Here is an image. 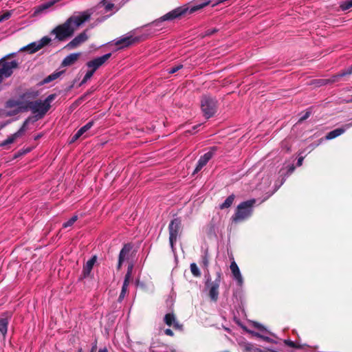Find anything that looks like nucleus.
I'll list each match as a JSON object with an SVG mask.
<instances>
[{"instance_id": "obj_3", "label": "nucleus", "mask_w": 352, "mask_h": 352, "mask_svg": "<svg viewBox=\"0 0 352 352\" xmlns=\"http://www.w3.org/2000/svg\"><path fill=\"white\" fill-rule=\"evenodd\" d=\"M256 202L255 199H250L240 203L232 217V221L237 223L250 217L253 213V208Z\"/></svg>"}, {"instance_id": "obj_59", "label": "nucleus", "mask_w": 352, "mask_h": 352, "mask_svg": "<svg viewBox=\"0 0 352 352\" xmlns=\"http://www.w3.org/2000/svg\"><path fill=\"white\" fill-rule=\"evenodd\" d=\"M29 151H30V148L29 149H26V151L25 153H27V152H29Z\"/></svg>"}, {"instance_id": "obj_19", "label": "nucleus", "mask_w": 352, "mask_h": 352, "mask_svg": "<svg viewBox=\"0 0 352 352\" xmlns=\"http://www.w3.org/2000/svg\"><path fill=\"white\" fill-rule=\"evenodd\" d=\"M94 124V120L88 122L85 125L80 128L77 132L71 138L69 143L72 144L75 142L79 138H80L85 133L89 131Z\"/></svg>"}, {"instance_id": "obj_46", "label": "nucleus", "mask_w": 352, "mask_h": 352, "mask_svg": "<svg viewBox=\"0 0 352 352\" xmlns=\"http://www.w3.org/2000/svg\"><path fill=\"white\" fill-rule=\"evenodd\" d=\"M130 283V280L124 278L122 287H128Z\"/></svg>"}, {"instance_id": "obj_36", "label": "nucleus", "mask_w": 352, "mask_h": 352, "mask_svg": "<svg viewBox=\"0 0 352 352\" xmlns=\"http://www.w3.org/2000/svg\"><path fill=\"white\" fill-rule=\"evenodd\" d=\"M20 104H21V102H19V101L14 100H9L6 102V107H9V108H12V107L19 105Z\"/></svg>"}, {"instance_id": "obj_29", "label": "nucleus", "mask_w": 352, "mask_h": 352, "mask_svg": "<svg viewBox=\"0 0 352 352\" xmlns=\"http://www.w3.org/2000/svg\"><path fill=\"white\" fill-rule=\"evenodd\" d=\"M100 4H102L104 7V10L106 12H109L113 10V8L115 7L114 3L109 2L108 0H102L100 2Z\"/></svg>"}, {"instance_id": "obj_49", "label": "nucleus", "mask_w": 352, "mask_h": 352, "mask_svg": "<svg viewBox=\"0 0 352 352\" xmlns=\"http://www.w3.org/2000/svg\"><path fill=\"white\" fill-rule=\"evenodd\" d=\"M19 113V111L18 110H15V111H13L12 112H8L7 113V116H13V115H16Z\"/></svg>"}, {"instance_id": "obj_23", "label": "nucleus", "mask_w": 352, "mask_h": 352, "mask_svg": "<svg viewBox=\"0 0 352 352\" xmlns=\"http://www.w3.org/2000/svg\"><path fill=\"white\" fill-rule=\"evenodd\" d=\"M230 270L233 274L234 278L237 280L239 284H242L243 278L241 274L239 268L235 261H232L230 264Z\"/></svg>"}, {"instance_id": "obj_2", "label": "nucleus", "mask_w": 352, "mask_h": 352, "mask_svg": "<svg viewBox=\"0 0 352 352\" xmlns=\"http://www.w3.org/2000/svg\"><path fill=\"white\" fill-rule=\"evenodd\" d=\"M208 4H209V1L197 5V6H192L190 9H188V8H183V7L177 8L176 9L168 12L167 14H164L163 16L160 17L159 19L153 21L151 23V25L153 26H158L163 21L173 20V19H175L177 18H179L180 16L185 14L187 12H188L189 14H192V13L197 12V10H199L202 9L203 8L206 7Z\"/></svg>"}, {"instance_id": "obj_52", "label": "nucleus", "mask_w": 352, "mask_h": 352, "mask_svg": "<svg viewBox=\"0 0 352 352\" xmlns=\"http://www.w3.org/2000/svg\"><path fill=\"white\" fill-rule=\"evenodd\" d=\"M131 276H132V274H131L126 273V274H125L124 278H126V279H129V280H131Z\"/></svg>"}, {"instance_id": "obj_38", "label": "nucleus", "mask_w": 352, "mask_h": 352, "mask_svg": "<svg viewBox=\"0 0 352 352\" xmlns=\"http://www.w3.org/2000/svg\"><path fill=\"white\" fill-rule=\"evenodd\" d=\"M202 264L205 267H208L209 265V257L208 252H206L202 257Z\"/></svg>"}, {"instance_id": "obj_41", "label": "nucleus", "mask_w": 352, "mask_h": 352, "mask_svg": "<svg viewBox=\"0 0 352 352\" xmlns=\"http://www.w3.org/2000/svg\"><path fill=\"white\" fill-rule=\"evenodd\" d=\"M311 115L310 111H307L306 113L299 119L298 122H302L307 120Z\"/></svg>"}, {"instance_id": "obj_24", "label": "nucleus", "mask_w": 352, "mask_h": 352, "mask_svg": "<svg viewBox=\"0 0 352 352\" xmlns=\"http://www.w3.org/2000/svg\"><path fill=\"white\" fill-rule=\"evenodd\" d=\"M33 118L32 116L28 117L23 123L21 128L15 133L18 135V137H21L26 130L27 126L30 122H32Z\"/></svg>"}, {"instance_id": "obj_28", "label": "nucleus", "mask_w": 352, "mask_h": 352, "mask_svg": "<svg viewBox=\"0 0 352 352\" xmlns=\"http://www.w3.org/2000/svg\"><path fill=\"white\" fill-rule=\"evenodd\" d=\"M190 271L195 277H200L201 276L200 270H199L196 263H192L190 264Z\"/></svg>"}, {"instance_id": "obj_15", "label": "nucleus", "mask_w": 352, "mask_h": 352, "mask_svg": "<svg viewBox=\"0 0 352 352\" xmlns=\"http://www.w3.org/2000/svg\"><path fill=\"white\" fill-rule=\"evenodd\" d=\"M140 41V37L133 36H127L118 40L116 42V45L120 46V48L129 47L134 43H138Z\"/></svg>"}, {"instance_id": "obj_13", "label": "nucleus", "mask_w": 352, "mask_h": 352, "mask_svg": "<svg viewBox=\"0 0 352 352\" xmlns=\"http://www.w3.org/2000/svg\"><path fill=\"white\" fill-rule=\"evenodd\" d=\"M111 56V53L106 54L102 56L97 57L91 60L88 61L86 65L91 69V71L95 72L104 64Z\"/></svg>"}, {"instance_id": "obj_10", "label": "nucleus", "mask_w": 352, "mask_h": 352, "mask_svg": "<svg viewBox=\"0 0 352 352\" xmlns=\"http://www.w3.org/2000/svg\"><path fill=\"white\" fill-rule=\"evenodd\" d=\"M51 41V38L47 36L43 37L38 42H32L29 45L22 47L21 51H28L30 54H33L48 45Z\"/></svg>"}, {"instance_id": "obj_39", "label": "nucleus", "mask_w": 352, "mask_h": 352, "mask_svg": "<svg viewBox=\"0 0 352 352\" xmlns=\"http://www.w3.org/2000/svg\"><path fill=\"white\" fill-rule=\"evenodd\" d=\"M183 67L182 65H177L176 66L172 67L168 69L169 74H175V72H178L179 69H181Z\"/></svg>"}, {"instance_id": "obj_31", "label": "nucleus", "mask_w": 352, "mask_h": 352, "mask_svg": "<svg viewBox=\"0 0 352 352\" xmlns=\"http://www.w3.org/2000/svg\"><path fill=\"white\" fill-rule=\"evenodd\" d=\"M94 71H91V69L89 70L86 74L85 75L83 79L82 80V81L80 82V86H81L82 85L85 84V82H87V81L88 80H89L94 75Z\"/></svg>"}, {"instance_id": "obj_58", "label": "nucleus", "mask_w": 352, "mask_h": 352, "mask_svg": "<svg viewBox=\"0 0 352 352\" xmlns=\"http://www.w3.org/2000/svg\"><path fill=\"white\" fill-rule=\"evenodd\" d=\"M36 96H37V93L36 92L33 94V97H36Z\"/></svg>"}, {"instance_id": "obj_14", "label": "nucleus", "mask_w": 352, "mask_h": 352, "mask_svg": "<svg viewBox=\"0 0 352 352\" xmlns=\"http://www.w3.org/2000/svg\"><path fill=\"white\" fill-rule=\"evenodd\" d=\"M87 30H85L83 32L78 34L74 38H73L69 43H68L65 47L68 50H72L87 41L89 38V36L87 35Z\"/></svg>"}, {"instance_id": "obj_27", "label": "nucleus", "mask_w": 352, "mask_h": 352, "mask_svg": "<svg viewBox=\"0 0 352 352\" xmlns=\"http://www.w3.org/2000/svg\"><path fill=\"white\" fill-rule=\"evenodd\" d=\"M19 137H18V135L16 134L15 133L14 134H12V135H10V137H8L6 140H5L4 141H3L1 144H0V146H5L8 144H12L14 142V140L16 139H17Z\"/></svg>"}, {"instance_id": "obj_37", "label": "nucleus", "mask_w": 352, "mask_h": 352, "mask_svg": "<svg viewBox=\"0 0 352 352\" xmlns=\"http://www.w3.org/2000/svg\"><path fill=\"white\" fill-rule=\"evenodd\" d=\"M11 12L6 11L3 14H0V22L8 20L11 16Z\"/></svg>"}, {"instance_id": "obj_47", "label": "nucleus", "mask_w": 352, "mask_h": 352, "mask_svg": "<svg viewBox=\"0 0 352 352\" xmlns=\"http://www.w3.org/2000/svg\"><path fill=\"white\" fill-rule=\"evenodd\" d=\"M14 56H15V54L14 53H12V54H9L6 55L3 58H5V61H7L8 59H9V58H10L12 57H14Z\"/></svg>"}, {"instance_id": "obj_56", "label": "nucleus", "mask_w": 352, "mask_h": 352, "mask_svg": "<svg viewBox=\"0 0 352 352\" xmlns=\"http://www.w3.org/2000/svg\"><path fill=\"white\" fill-rule=\"evenodd\" d=\"M29 95H30V94H29V93H25V94H24V96H25V97H27V98H30V96Z\"/></svg>"}, {"instance_id": "obj_50", "label": "nucleus", "mask_w": 352, "mask_h": 352, "mask_svg": "<svg viewBox=\"0 0 352 352\" xmlns=\"http://www.w3.org/2000/svg\"><path fill=\"white\" fill-rule=\"evenodd\" d=\"M90 94V92H87L86 94H85L83 96H82L78 100H84L85 99V98Z\"/></svg>"}, {"instance_id": "obj_43", "label": "nucleus", "mask_w": 352, "mask_h": 352, "mask_svg": "<svg viewBox=\"0 0 352 352\" xmlns=\"http://www.w3.org/2000/svg\"><path fill=\"white\" fill-rule=\"evenodd\" d=\"M133 269V263H130V264L128 265V268H127V272H126V273H129V274H132Z\"/></svg>"}, {"instance_id": "obj_35", "label": "nucleus", "mask_w": 352, "mask_h": 352, "mask_svg": "<svg viewBox=\"0 0 352 352\" xmlns=\"http://www.w3.org/2000/svg\"><path fill=\"white\" fill-rule=\"evenodd\" d=\"M128 292V287H122V290L118 297V302H122Z\"/></svg>"}, {"instance_id": "obj_45", "label": "nucleus", "mask_w": 352, "mask_h": 352, "mask_svg": "<svg viewBox=\"0 0 352 352\" xmlns=\"http://www.w3.org/2000/svg\"><path fill=\"white\" fill-rule=\"evenodd\" d=\"M303 160H304V157H298V161H297V166H300L302 164Z\"/></svg>"}, {"instance_id": "obj_8", "label": "nucleus", "mask_w": 352, "mask_h": 352, "mask_svg": "<svg viewBox=\"0 0 352 352\" xmlns=\"http://www.w3.org/2000/svg\"><path fill=\"white\" fill-rule=\"evenodd\" d=\"M19 67V63L16 60L5 61V58L0 59V83L4 78L11 76L13 74V69Z\"/></svg>"}, {"instance_id": "obj_48", "label": "nucleus", "mask_w": 352, "mask_h": 352, "mask_svg": "<svg viewBox=\"0 0 352 352\" xmlns=\"http://www.w3.org/2000/svg\"><path fill=\"white\" fill-rule=\"evenodd\" d=\"M295 170V166L294 165H292L289 167L288 168V173H292L294 172V170Z\"/></svg>"}, {"instance_id": "obj_7", "label": "nucleus", "mask_w": 352, "mask_h": 352, "mask_svg": "<svg viewBox=\"0 0 352 352\" xmlns=\"http://www.w3.org/2000/svg\"><path fill=\"white\" fill-rule=\"evenodd\" d=\"M182 232V221L179 218H175L168 225L169 243L172 250L175 249V243Z\"/></svg>"}, {"instance_id": "obj_25", "label": "nucleus", "mask_w": 352, "mask_h": 352, "mask_svg": "<svg viewBox=\"0 0 352 352\" xmlns=\"http://www.w3.org/2000/svg\"><path fill=\"white\" fill-rule=\"evenodd\" d=\"M234 199L235 195L233 194L228 196L224 202L219 206L220 209L223 210L230 208L233 204Z\"/></svg>"}, {"instance_id": "obj_33", "label": "nucleus", "mask_w": 352, "mask_h": 352, "mask_svg": "<svg viewBox=\"0 0 352 352\" xmlns=\"http://www.w3.org/2000/svg\"><path fill=\"white\" fill-rule=\"evenodd\" d=\"M342 10H346L352 8V0H346L340 5Z\"/></svg>"}, {"instance_id": "obj_61", "label": "nucleus", "mask_w": 352, "mask_h": 352, "mask_svg": "<svg viewBox=\"0 0 352 352\" xmlns=\"http://www.w3.org/2000/svg\"><path fill=\"white\" fill-rule=\"evenodd\" d=\"M79 352H81V349L79 351Z\"/></svg>"}, {"instance_id": "obj_51", "label": "nucleus", "mask_w": 352, "mask_h": 352, "mask_svg": "<svg viewBox=\"0 0 352 352\" xmlns=\"http://www.w3.org/2000/svg\"><path fill=\"white\" fill-rule=\"evenodd\" d=\"M96 349H97V343L96 342L95 344L92 346L91 352H95Z\"/></svg>"}, {"instance_id": "obj_21", "label": "nucleus", "mask_w": 352, "mask_h": 352, "mask_svg": "<svg viewBox=\"0 0 352 352\" xmlns=\"http://www.w3.org/2000/svg\"><path fill=\"white\" fill-rule=\"evenodd\" d=\"M11 314L5 313L2 318H0V332L3 335V337L6 336L8 331V326L9 324V320L11 318Z\"/></svg>"}, {"instance_id": "obj_18", "label": "nucleus", "mask_w": 352, "mask_h": 352, "mask_svg": "<svg viewBox=\"0 0 352 352\" xmlns=\"http://www.w3.org/2000/svg\"><path fill=\"white\" fill-rule=\"evenodd\" d=\"M351 127H352L351 122L345 124L342 127L337 128V129L329 132L326 135L325 138H326V140L334 139V138L341 135L342 134H343L347 129H350Z\"/></svg>"}, {"instance_id": "obj_26", "label": "nucleus", "mask_w": 352, "mask_h": 352, "mask_svg": "<svg viewBox=\"0 0 352 352\" xmlns=\"http://www.w3.org/2000/svg\"><path fill=\"white\" fill-rule=\"evenodd\" d=\"M63 73V71L61 72H54L53 74L49 75L48 76H47L45 78H44V80H43V84H47V83H49L54 80H56V78H58Z\"/></svg>"}, {"instance_id": "obj_60", "label": "nucleus", "mask_w": 352, "mask_h": 352, "mask_svg": "<svg viewBox=\"0 0 352 352\" xmlns=\"http://www.w3.org/2000/svg\"><path fill=\"white\" fill-rule=\"evenodd\" d=\"M1 176H2V175H1V174H0V178L1 177Z\"/></svg>"}, {"instance_id": "obj_55", "label": "nucleus", "mask_w": 352, "mask_h": 352, "mask_svg": "<svg viewBox=\"0 0 352 352\" xmlns=\"http://www.w3.org/2000/svg\"><path fill=\"white\" fill-rule=\"evenodd\" d=\"M41 137H42V135L41 134H38L36 136H35L34 140H38Z\"/></svg>"}, {"instance_id": "obj_54", "label": "nucleus", "mask_w": 352, "mask_h": 352, "mask_svg": "<svg viewBox=\"0 0 352 352\" xmlns=\"http://www.w3.org/2000/svg\"><path fill=\"white\" fill-rule=\"evenodd\" d=\"M256 327L258 329H261V330L265 329V328H264L261 324H257L256 325Z\"/></svg>"}, {"instance_id": "obj_4", "label": "nucleus", "mask_w": 352, "mask_h": 352, "mask_svg": "<svg viewBox=\"0 0 352 352\" xmlns=\"http://www.w3.org/2000/svg\"><path fill=\"white\" fill-rule=\"evenodd\" d=\"M201 109L206 119L213 117L217 111L218 101L210 95H203L200 100Z\"/></svg>"}, {"instance_id": "obj_44", "label": "nucleus", "mask_w": 352, "mask_h": 352, "mask_svg": "<svg viewBox=\"0 0 352 352\" xmlns=\"http://www.w3.org/2000/svg\"><path fill=\"white\" fill-rule=\"evenodd\" d=\"M254 335H255L256 337L261 338H262V339H263V340H267V341H268V340H270V338H268V337H265V336H261V335L260 333H256Z\"/></svg>"}, {"instance_id": "obj_5", "label": "nucleus", "mask_w": 352, "mask_h": 352, "mask_svg": "<svg viewBox=\"0 0 352 352\" xmlns=\"http://www.w3.org/2000/svg\"><path fill=\"white\" fill-rule=\"evenodd\" d=\"M222 273L221 270L219 269L216 272V278L214 280L212 281L208 279L206 282V287L208 289V297L212 302H217L219 299V288L221 281Z\"/></svg>"}, {"instance_id": "obj_34", "label": "nucleus", "mask_w": 352, "mask_h": 352, "mask_svg": "<svg viewBox=\"0 0 352 352\" xmlns=\"http://www.w3.org/2000/svg\"><path fill=\"white\" fill-rule=\"evenodd\" d=\"M285 345L289 346V347H292V348H294V349H300L301 346L296 344V342L292 341V340H285L284 341Z\"/></svg>"}, {"instance_id": "obj_1", "label": "nucleus", "mask_w": 352, "mask_h": 352, "mask_svg": "<svg viewBox=\"0 0 352 352\" xmlns=\"http://www.w3.org/2000/svg\"><path fill=\"white\" fill-rule=\"evenodd\" d=\"M56 94L49 95L44 100H36L34 101H28L23 102V104L21 109L24 111L30 110L32 113L35 114L33 118L32 122L42 119L47 112L51 108L50 103L56 98Z\"/></svg>"}, {"instance_id": "obj_53", "label": "nucleus", "mask_w": 352, "mask_h": 352, "mask_svg": "<svg viewBox=\"0 0 352 352\" xmlns=\"http://www.w3.org/2000/svg\"><path fill=\"white\" fill-rule=\"evenodd\" d=\"M98 352H108V350L106 347H104L102 349H100Z\"/></svg>"}, {"instance_id": "obj_30", "label": "nucleus", "mask_w": 352, "mask_h": 352, "mask_svg": "<svg viewBox=\"0 0 352 352\" xmlns=\"http://www.w3.org/2000/svg\"><path fill=\"white\" fill-rule=\"evenodd\" d=\"M77 220L78 216L74 215L71 219L63 224V228H66L67 227L72 226Z\"/></svg>"}, {"instance_id": "obj_16", "label": "nucleus", "mask_w": 352, "mask_h": 352, "mask_svg": "<svg viewBox=\"0 0 352 352\" xmlns=\"http://www.w3.org/2000/svg\"><path fill=\"white\" fill-rule=\"evenodd\" d=\"M165 324L169 327L173 326L175 329L182 330L183 325L176 320L175 316L173 313L166 314L164 318Z\"/></svg>"}, {"instance_id": "obj_11", "label": "nucleus", "mask_w": 352, "mask_h": 352, "mask_svg": "<svg viewBox=\"0 0 352 352\" xmlns=\"http://www.w3.org/2000/svg\"><path fill=\"white\" fill-rule=\"evenodd\" d=\"M133 247V245L131 243H125L123 245L118 256V261L117 264L118 270H120L122 266L123 263L129 259Z\"/></svg>"}, {"instance_id": "obj_40", "label": "nucleus", "mask_w": 352, "mask_h": 352, "mask_svg": "<svg viewBox=\"0 0 352 352\" xmlns=\"http://www.w3.org/2000/svg\"><path fill=\"white\" fill-rule=\"evenodd\" d=\"M217 32H218V30L216 28L209 29L205 32L204 36H211Z\"/></svg>"}, {"instance_id": "obj_42", "label": "nucleus", "mask_w": 352, "mask_h": 352, "mask_svg": "<svg viewBox=\"0 0 352 352\" xmlns=\"http://www.w3.org/2000/svg\"><path fill=\"white\" fill-rule=\"evenodd\" d=\"M164 333L168 336H173L174 333L170 329H166L164 330Z\"/></svg>"}, {"instance_id": "obj_20", "label": "nucleus", "mask_w": 352, "mask_h": 352, "mask_svg": "<svg viewBox=\"0 0 352 352\" xmlns=\"http://www.w3.org/2000/svg\"><path fill=\"white\" fill-rule=\"evenodd\" d=\"M349 75H352V65L350 67L344 69L338 73L337 74L333 76L331 78L324 80V81H325L326 83H333L338 82L340 78Z\"/></svg>"}, {"instance_id": "obj_6", "label": "nucleus", "mask_w": 352, "mask_h": 352, "mask_svg": "<svg viewBox=\"0 0 352 352\" xmlns=\"http://www.w3.org/2000/svg\"><path fill=\"white\" fill-rule=\"evenodd\" d=\"M75 32V28L71 27L65 21L63 24L58 25L52 30L51 34H55L56 38L59 41H65L67 38L72 37Z\"/></svg>"}, {"instance_id": "obj_57", "label": "nucleus", "mask_w": 352, "mask_h": 352, "mask_svg": "<svg viewBox=\"0 0 352 352\" xmlns=\"http://www.w3.org/2000/svg\"><path fill=\"white\" fill-rule=\"evenodd\" d=\"M198 126H199V125L194 126H193V129H194V130H195V129H196Z\"/></svg>"}, {"instance_id": "obj_12", "label": "nucleus", "mask_w": 352, "mask_h": 352, "mask_svg": "<svg viewBox=\"0 0 352 352\" xmlns=\"http://www.w3.org/2000/svg\"><path fill=\"white\" fill-rule=\"evenodd\" d=\"M217 151V148L216 146L211 147L208 152L206 153L204 155L200 157L198 160L197 166L193 171V175L197 173L205 165H206V164L212 157L213 155Z\"/></svg>"}, {"instance_id": "obj_17", "label": "nucleus", "mask_w": 352, "mask_h": 352, "mask_svg": "<svg viewBox=\"0 0 352 352\" xmlns=\"http://www.w3.org/2000/svg\"><path fill=\"white\" fill-rule=\"evenodd\" d=\"M97 261V256L94 255L84 264L80 278H85L89 276L93 267Z\"/></svg>"}, {"instance_id": "obj_32", "label": "nucleus", "mask_w": 352, "mask_h": 352, "mask_svg": "<svg viewBox=\"0 0 352 352\" xmlns=\"http://www.w3.org/2000/svg\"><path fill=\"white\" fill-rule=\"evenodd\" d=\"M58 1V0H53L42 4L39 8L40 10H44L50 8L51 6L54 5V3H56Z\"/></svg>"}, {"instance_id": "obj_22", "label": "nucleus", "mask_w": 352, "mask_h": 352, "mask_svg": "<svg viewBox=\"0 0 352 352\" xmlns=\"http://www.w3.org/2000/svg\"><path fill=\"white\" fill-rule=\"evenodd\" d=\"M80 53H73L67 56L62 61L61 66L67 67L74 65L79 58Z\"/></svg>"}, {"instance_id": "obj_9", "label": "nucleus", "mask_w": 352, "mask_h": 352, "mask_svg": "<svg viewBox=\"0 0 352 352\" xmlns=\"http://www.w3.org/2000/svg\"><path fill=\"white\" fill-rule=\"evenodd\" d=\"M91 13L87 10L80 12L79 14H74L69 17L66 21L71 27H74L75 30L81 26L86 21H89Z\"/></svg>"}]
</instances>
